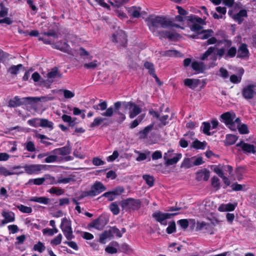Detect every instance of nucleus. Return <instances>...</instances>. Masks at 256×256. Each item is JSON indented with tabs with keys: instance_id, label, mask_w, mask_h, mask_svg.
<instances>
[{
	"instance_id": "9",
	"label": "nucleus",
	"mask_w": 256,
	"mask_h": 256,
	"mask_svg": "<svg viewBox=\"0 0 256 256\" xmlns=\"http://www.w3.org/2000/svg\"><path fill=\"white\" fill-rule=\"evenodd\" d=\"M26 104H30V97L20 98L18 96H16L8 102V106L10 108H16Z\"/></svg>"
},
{
	"instance_id": "40",
	"label": "nucleus",
	"mask_w": 256,
	"mask_h": 256,
	"mask_svg": "<svg viewBox=\"0 0 256 256\" xmlns=\"http://www.w3.org/2000/svg\"><path fill=\"white\" fill-rule=\"evenodd\" d=\"M181 54L174 50H170L164 52L163 55L167 56H179Z\"/></svg>"
},
{
	"instance_id": "5",
	"label": "nucleus",
	"mask_w": 256,
	"mask_h": 256,
	"mask_svg": "<svg viewBox=\"0 0 256 256\" xmlns=\"http://www.w3.org/2000/svg\"><path fill=\"white\" fill-rule=\"evenodd\" d=\"M126 35L125 32L120 30L113 34L111 40L112 42L116 43L118 47H124L127 43Z\"/></svg>"
},
{
	"instance_id": "64",
	"label": "nucleus",
	"mask_w": 256,
	"mask_h": 256,
	"mask_svg": "<svg viewBox=\"0 0 256 256\" xmlns=\"http://www.w3.org/2000/svg\"><path fill=\"white\" fill-rule=\"evenodd\" d=\"M178 224L183 229H186L188 226V220L187 219H182L178 221Z\"/></svg>"
},
{
	"instance_id": "58",
	"label": "nucleus",
	"mask_w": 256,
	"mask_h": 256,
	"mask_svg": "<svg viewBox=\"0 0 256 256\" xmlns=\"http://www.w3.org/2000/svg\"><path fill=\"white\" fill-rule=\"evenodd\" d=\"M26 148L27 150L30 152H33L36 150L35 146L34 143L32 141L26 142L25 144Z\"/></svg>"
},
{
	"instance_id": "28",
	"label": "nucleus",
	"mask_w": 256,
	"mask_h": 256,
	"mask_svg": "<svg viewBox=\"0 0 256 256\" xmlns=\"http://www.w3.org/2000/svg\"><path fill=\"white\" fill-rule=\"evenodd\" d=\"M2 215L8 222H13L15 220L14 214L12 212L4 210L2 212Z\"/></svg>"
},
{
	"instance_id": "57",
	"label": "nucleus",
	"mask_w": 256,
	"mask_h": 256,
	"mask_svg": "<svg viewBox=\"0 0 256 256\" xmlns=\"http://www.w3.org/2000/svg\"><path fill=\"white\" fill-rule=\"evenodd\" d=\"M212 185L216 190H218L220 188V180L216 176H214L212 178Z\"/></svg>"
},
{
	"instance_id": "10",
	"label": "nucleus",
	"mask_w": 256,
	"mask_h": 256,
	"mask_svg": "<svg viewBox=\"0 0 256 256\" xmlns=\"http://www.w3.org/2000/svg\"><path fill=\"white\" fill-rule=\"evenodd\" d=\"M256 86L254 84H248L244 87L242 91V96L246 100H250L254 98L256 94Z\"/></svg>"
},
{
	"instance_id": "15",
	"label": "nucleus",
	"mask_w": 256,
	"mask_h": 256,
	"mask_svg": "<svg viewBox=\"0 0 256 256\" xmlns=\"http://www.w3.org/2000/svg\"><path fill=\"white\" fill-rule=\"evenodd\" d=\"M52 48L68 54H70L71 52L70 46L66 42L58 41L54 42L52 44Z\"/></svg>"
},
{
	"instance_id": "25",
	"label": "nucleus",
	"mask_w": 256,
	"mask_h": 256,
	"mask_svg": "<svg viewBox=\"0 0 256 256\" xmlns=\"http://www.w3.org/2000/svg\"><path fill=\"white\" fill-rule=\"evenodd\" d=\"M144 66L146 69L148 70V73L150 76H152L154 78H157V76L155 73L154 65L152 63L148 62H146L144 63Z\"/></svg>"
},
{
	"instance_id": "14",
	"label": "nucleus",
	"mask_w": 256,
	"mask_h": 256,
	"mask_svg": "<svg viewBox=\"0 0 256 256\" xmlns=\"http://www.w3.org/2000/svg\"><path fill=\"white\" fill-rule=\"evenodd\" d=\"M45 167L46 166L43 164H26L24 166V168L26 172L32 174L38 173Z\"/></svg>"
},
{
	"instance_id": "21",
	"label": "nucleus",
	"mask_w": 256,
	"mask_h": 256,
	"mask_svg": "<svg viewBox=\"0 0 256 256\" xmlns=\"http://www.w3.org/2000/svg\"><path fill=\"white\" fill-rule=\"evenodd\" d=\"M184 84L192 89H194L200 84V80L198 79L186 78L184 80Z\"/></svg>"
},
{
	"instance_id": "41",
	"label": "nucleus",
	"mask_w": 256,
	"mask_h": 256,
	"mask_svg": "<svg viewBox=\"0 0 256 256\" xmlns=\"http://www.w3.org/2000/svg\"><path fill=\"white\" fill-rule=\"evenodd\" d=\"M108 238H111L110 232L108 230H105L100 235L99 242L102 244H106V240Z\"/></svg>"
},
{
	"instance_id": "33",
	"label": "nucleus",
	"mask_w": 256,
	"mask_h": 256,
	"mask_svg": "<svg viewBox=\"0 0 256 256\" xmlns=\"http://www.w3.org/2000/svg\"><path fill=\"white\" fill-rule=\"evenodd\" d=\"M158 34L162 38H168L172 40L176 38V34L168 31H161L158 32Z\"/></svg>"
},
{
	"instance_id": "56",
	"label": "nucleus",
	"mask_w": 256,
	"mask_h": 256,
	"mask_svg": "<svg viewBox=\"0 0 256 256\" xmlns=\"http://www.w3.org/2000/svg\"><path fill=\"white\" fill-rule=\"evenodd\" d=\"M14 174H16V173L10 172L5 167L0 166V174L6 176H8L13 175Z\"/></svg>"
},
{
	"instance_id": "30",
	"label": "nucleus",
	"mask_w": 256,
	"mask_h": 256,
	"mask_svg": "<svg viewBox=\"0 0 256 256\" xmlns=\"http://www.w3.org/2000/svg\"><path fill=\"white\" fill-rule=\"evenodd\" d=\"M213 33L214 32L211 29L204 30L201 32L199 33V38L202 40L208 39L212 36Z\"/></svg>"
},
{
	"instance_id": "39",
	"label": "nucleus",
	"mask_w": 256,
	"mask_h": 256,
	"mask_svg": "<svg viewBox=\"0 0 256 256\" xmlns=\"http://www.w3.org/2000/svg\"><path fill=\"white\" fill-rule=\"evenodd\" d=\"M210 228V224L209 223H206L204 222H198L196 224V230H200L204 228L208 230Z\"/></svg>"
},
{
	"instance_id": "19",
	"label": "nucleus",
	"mask_w": 256,
	"mask_h": 256,
	"mask_svg": "<svg viewBox=\"0 0 256 256\" xmlns=\"http://www.w3.org/2000/svg\"><path fill=\"white\" fill-rule=\"evenodd\" d=\"M249 52L247 48V45L242 44L238 49L237 58H245L248 57Z\"/></svg>"
},
{
	"instance_id": "44",
	"label": "nucleus",
	"mask_w": 256,
	"mask_h": 256,
	"mask_svg": "<svg viewBox=\"0 0 256 256\" xmlns=\"http://www.w3.org/2000/svg\"><path fill=\"white\" fill-rule=\"evenodd\" d=\"M33 249L35 251L42 252L45 250L46 246L42 242L39 241L36 244L34 245Z\"/></svg>"
},
{
	"instance_id": "43",
	"label": "nucleus",
	"mask_w": 256,
	"mask_h": 256,
	"mask_svg": "<svg viewBox=\"0 0 256 256\" xmlns=\"http://www.w3.org/2000/svg\"><path fill=\"white\" fill-rule=\"evenodd\" d=\"M50 179L52 180V184H56V183H63V184H67L70 182L72 180H73L72 178H58L57 182H55L54 178V177H50Z\"/></svg>"
},
{
	"instance_id": "45",
	"label": "nucleus",
	"mask_w": 256,
	"mask_h": 256,
	"mask_svg": "<svg viewBox=\"0 0 256 256\" xmlns=\"http://www.w3.org/2000/svg\"><path fill=\"white\" fill-rule=\"evenodd\" d=\"M110 208L114 214L117 215L119 214L120 208L116 202L112 203L110 206Z\"/></svg>"
},
{
	"instance_id": "48",
	"label": "nucleus",
	"mask_w": 256,
	"mask_h": 256,
	"mask_svg": "<svg viewBox=\"0 0 256 256\" xmlns=\"http://www.w3.org/2000/svg\"><path fill=\"white\" fill-rule=\"evenodd\" d=\"M28 123L29 125L35 128L40 126V118H34L31 120H29L28 121Z\"/></svg>"
},
{
	"instance_id": "38",
	"label": "nucleus",
	"mask_w": 256,
	"mask_h": 256,
	"mask_svg": "<svg viewBox=\"0 0 256 256\" xmlns=\"http://www.w3.org/2000/svg\"><path fill=\"white\" fill-rule=\"evenodd\" d=\"M182 154H180L172 158L167 159L165 162L166 165L170 166L176 164L178 160L180 158Z\"/></svg>"
},
{
	"instance_id": "1",
	"label": "nucleus",
	"mask_w": 256,
	"mask_h": 256,
	"mask_svg": "<svg viewBox=\"0 0 256 256\" xmlns=\"http://www.w3.org/2000/svg\"><path fill=\"white\" fill-rule=\"evenodd\" d=\"M150 30L154 32L158 28H167L172 24V19L164 16L150 15L146 20Z\"/></svg>"
},
{
	"instance_id": "29",
	"label": "nucleus",
	"mask_w": 256,
	"mask_h": 256,
	"mask_svg": "<svg viewBox=\"0 0 256 256\" xmlns=\"http://www.w3.org/2000/svg\"><path fill=\"white\" fill-rule=\"evenodd\" d=\"M40 126L48 128L50 130H52L54 128V124L48 119L40 118Z\"/></svg>"
},
{
	"instance_id": "4",
	"label": "nucleus",
	"mask_w": 256,
	"mask_h": 256,
	"mask_svg": "<svg viewBox=\"0 0 256 256\" xmlns=\"http://www.w3.org/2000/svg\"><path fill=\"white\" fill-rule=\"evenodd\" d=\"M140 200L132 198H128L120 202L122 208L126 210H138L140 206Z\"/></svg>"
},
{
	"instance_id": "12",
	"label": "nucleus",
	"mask_w": 256,
	"mask_h": 256,
	"mask_svg": "<svg viewBox=\"0 0 256 256\" xmlns=\"http://www.w3.org/2000/svg\"><path fill=\"white\" fill-rule=\"evenodd\" d=\"M106 189V186L101 182L96 181L92 186L89 194L94 196L104 192Z\"/></svg>"
},
{
	"instance_id": "2",
	"label": "nucleus",
	"mask_w": 256,
	"mask_h": 256,
	"mask_svg": "<svg viewBox=\"0 0 256 256\" xmlns=\"http://www.w3.org/2000/svg\"><path fill=\"white\" fill-rule=\"evenodd\" d=\"M182 210H183L182 208L177 206H170L168 208V211H176L177 212L174 213H164L160 211H157L153 213L152 216L156 222H159L161 224L166 226L167 224L166 220L172 218L174 216L180 214V212H178V211Z\"/></svg>"
},
{
	"instance_id": "11",
	"label": "nucleus",
	"mask_w": 256,
	"mask_h": 256,
	"mask_svg": "<svg viewBox=\"0 0 256 256\" xmlns=\"http://www.w3.org/2000/svg\"><path fill=\"white\" fill-rule=\"evenodd\" d=\"M220 118L222 119V121L227 126H228V128H233V120L236 118V114L233 112H226L222 114L220 116Z\"/></svg>"
},
{
	"instance_id": "61",
	"label": "nucleus",
	"mask_w": 256,
	"mask_h": 256,
	"mask_svg": "<svg viewBox=\"0 0 256 256\" xmlns=\"http://www.w3.org/2000/svg\"><path fill=\"white\" fill-rule=\"evenodd\" d=\"M44 35L48 36H53L54 38H58V34L54 30H50L48 32H44L42 33Z\"/></svg>"
},
{
	"instance_id": "18",
	"label": "nucleus",
	"mask_w": 256,
	"mask_h": 256,
	"mask_svg": "<svg viewBox=\"0 0 256 256\" xmlns=\"http://www.w3.org/2000/svg\"><path fill=\"white\" fill-rule=\"evenodd\" d=\"M232 16L235 21L237 22L238 23L240 24L244 20L243 18H246L248 16L247 10L244 9L238 12Z\"/></svg>"
},
{
	"instance_id": "47",
	"label": "nucleus",
	"mask_w": 256,
	"mask_h": 256,
	"mask_svg": "<svg viewBox=\"0 0 256 256\" xmlns=\"http://www.w3.org/2000/svg\"><path fill=\"white\" fill-rule=\"evenodd\" d=\"M143 179L146 182V183L150 186H154V177L150 175L145 174L142 176Z\"/></svg>"
},
{
	"instance_id": "53",
	"label": "nucleus",
	"mask_w": 256,
	"mask_h": 256,
	"mask_svg": "<svg viewBox=\"0 0 256 256\" xmlns=\"http://www.w3.org/2000/svg\"><path fill=\"white\" fill-rule=\"evenodd\" d=\"M144 118V116L140 115L138 117V118L134 120L130 124V128H134L136 127L138 124L142 121Z\"/></svg>"
},
{
	"instance_id": "36",
	"label": "nucleus",
	"mask_w": 256,
	"mask_h": 256,
	"mask_svg": "<svg viewBox=\"0 0 256 256\" xmlns=\"http://www.w3.org/2000/svg\"><path fill=\"white\" fill-rule=\"evenodd\" d=\"M108 231L110 232V234L111 237H112L114 234L118 238H121L122 236V233L120 232L119 229H118L116 226L110 227Z\"/></svg>"
},
{
	"instance_id": "34",
	"label": "nucleus",
	"mask_w": 256,
	"mask_h": 256,
	"mask_svg": "<svg viewBox=\"0 0 256 256\" xmlns=\"http://www.w3.org/2000/svg\"><path fill=\"white\" fill-rule=\"evenodd\" d=\"M22 67V64H19L17 66L13 65L8 69V72L12 75H16L18 73L20 69Z\"/></svg>"
},
{
	"instance_id": "24",
	"label": "nucleus",
	"mask_w": 256,
	"mask_h": 256,
	"mask_svg": "<svg viewBox=\"0 0 256 256\" xmlns=\"http://www.w3.org/2000/svg\"><path fill=\"white\" fill-rule=\"evenodd\" d=\"M206 18H202L200 17L196 16H195L191 15L190 16H188L186 18V19L192 23H196L198 24H205L204 20H206Z\"/></svg>"
},
{
	"instance_id": "13",
	"label": "nucleus",
	"mask_w": 256,
	"mask_h": 256,
	"mask_svg": "<svg viewBox=\"0 0 256 256\" xmlns=\"http://www.w3.org/2000/svg\"><path fill=\"white\" fill-rule=\"evenodd\" d=\"M107 223L106 218L102 216H100L98 218L94 220L91 223L89 224L88 226L96 229L101 230Z\"/></svg>"
},
{
	"instance_id": "35",
	"label": "nucleus",
	"mask_w": 256,
	"mask_h": 256,
	"mask_svg": "<svg viewBox=\"0 0 256 256\" xmlns=\"http://www.w3.org/2000/svg\"><path fill=\"white\" fill-rule=\"evenodd\" d=\"M206 145V142H201L200 140L196 139L192 142V147L196 149H202L205 148Z\"/></svg>"
},
{
	"instance_id": "17",
	"label": "nucleus",
	"mask_w": 256,
	"mask_h": 256,
	"mask_svg": "<svg viewBox=\"0 0 256 256\" xmlns=\"http://www.w3.org/2000/svg\"><path fill=\"white\" fill-rule=\"evenodd\" d=\"M128 14L133 18H138L140 17L142 13H140L141 8L136 6H131L126 8Z\"/></svg>"
},
{
	"instance_id": "51",
	"label": "nucleus",
	"mask_w": 256,
	"mask_h": 256,
	"mask_svg": "<svg viewBox=\"0 0 256 256\" xmlns=\"http://www.w3.org/2000/svg\"><path fill=\"white\" fill-rule=\"evenodd\" d=\"M106 118H94V122L90 124V127L91 128H94L96 126H99L102 122H104V120H106Z\"/></svg>"
},
{
	"instance_id": "52",
	"label": "nucleus",
	"mask_w": 256,
	"mask_h": 256,
	"mask_svg": "<svg viewBox=\"0 0 256 256\" xmlns=\"http://www.w3.org/2000/svg\"><path fill=\"white\" fill-rule=\"evenodd\" d=\"M176 226L174 221H172L169 222V226L166 228V232L168 234H171L176 231Z\"/></svg>"
},
{
	"instance_id": "27",
	"label": "nucleus",
	"mask_w": 256,
	"mask_h": 256,
	"mask_svg": "<svg viewBox=\"0 0 256 256\" xmlns=\"http://www.w3.org/2000/svg\"><path fill=\"white\" fill-rule=\"evenodd\" d=\"M154 127V124H150L144 128L139 132L140 138H145L147 137L148 134L152 130Z\"/></svg>"
},
{
	"instance_id": "62",
	"label": "nucleus",
	"mask_w": 256,
	"mask_h": 256,
	"mask_svg": "<svg viewBox=\"0 0 256 256\" xmlns=\"http://www.w3.org/2000/svg\"><path fill=\"white\" fill-rule=\"evenodd\" d=\"M49 192L51 194H54L58 196H60L64 193V190L62 189H60L56 187H52L49 190Z\"/></svg>"
},
{
	"instance_id": "16",
	"label": "nucleus",
	"mask_w": 256,
	"mask_h": 256,
	"mask_svg": "<svg viewBox=\"0 0 256 256\" xmlns=\"http://www.w3.org/2000/svg\"><path fill=\"white\" fill-rule=\"evenodd\" d=\"M70 142H68L66 146L60 148H58L52 151L54 154H60L62 156H67L71 153L72 148L69 145Z\"/></svg>"
},
{
	"instance_id": "46",
	"label": "nucleus",
	"mask_w": 256,
	"mask_h": 256,
	"mask_svg": "<svg viewBox=\"0 0 256 256\" xmlns=\"http://www.w3.org/2000/svg\"><path fill=\"white\" fill-rule=\"evenodd\" d=\"M32 78L34 82H40V85L44 86V82H42V80L40 76V74L38 72H34L32 76Z\"/></svg>"
},
{
	"instance_id": "63",
	"label": "nucleus",
	"mask_w": 256,
	"mask_h": 256,
	"mask_svg": "<svg viewBox=\"0 0 256 256\" xmlns=\"http://www.w3.org/2000/svg\"><path fill=\"white\" fill-rule=\"evenodd\" d=\"M237 128H238L240 133L241 134H246L249 132L248 126L246 124L240 125Z\"/></svg>"
},
{
	"instance_id": "20",
	"label": "nucleus",
	"mask_w": 256,
	"mask_h": 256,
	"mask_svg": "<svg viewBox=\"0 0 256 256\" xmlns=\"http://www.w3.org/2000/svg\"><path fill=\"white\" fill-rule=\"evenodd\" d=\"M209 178L210 171L206 168H204L196 173V178L198 181L201 180L202 179L205 181H207Z\"/></svg>"
},
{
	"instance_id": "31",
	"label": "nucleus",
	"mask_w": 256,
	"mask_h": 256,
	"mask_svg": "<svg viewBox=\"0 0 256 256\" xmlns=\"http://www.w3.org/2000/svg\"><path fill=\"white\" fill-rule=\"evenodd\" d=\"M242 150L246 153L254 154L256 152L255 146L253 144L248 143L243 144Z\"/></svg>"
},
{
	"instance_id": "7",
	"label": "nucleus",
	"mask_w": 256,
	"mask_h": 256,
	"mask_svg": "<svg viewBox=\"0 0 256 256\" xmlns=\"http://www.w3.org/2000/svg\"><path fill=\"white\" fill-rule=\"evenodd\" d=\"M60 228L64 236L68 240L74 238V236L72 234L71 222L66 218H62L60 224Z\"/></svg>"
},
{
	"instance_id": "60",
	"label": "nucleus",
	"mask_w": 256,
	"mask_h": 256,
	"mask_svg": "<svg viewBox=\"0 0 256 256\" xmlns=\"http://www.w3.org/2000/svg\"><path fill=\"white\" fill-rule=\"evenodd\" d=\"M102 196L107 198L109 201H112L115 199L116 196L113 191H111L104 193Z\"/></svg>"
},
{
	"instance_id": "32",
	"label": "nucleus",
	"mask_w": 256,
	"mask_h": 256,
	"mask_svg": "<svg viewBox=\"0 0 256 256\" xmlns=\"http://www.w3.org/2000/svg\"><path fill=\"white\" fill-rule=\"evenodd\" d=\"M30 200L32 202H38L40 204H48V202H50V199L48 198L44 197V196H40V197L34 196V197L31 198Z\"/></svg>"
},
{
	"instance_id": "26",
	"label": "nucleus",
	"mask_w": 256,
	"mask_h": 256,
	"mask_svg": "<svg viewBox=\"0 0 256 256\" xmlns=\"http://www.w3.org/2000/svg\"><path fill=\"white\" fill-rule=\"evenodd\" d=\"M236 204H222L218 208L220 212L232 211L234 210Z\"/></svg>"
},
{
	"instance_id": "23",
	"label": "nucleus",
	"mask_w": 256,
	"mask_h": 256,
	"mask_svg": "<svg viewBox=\"0 0 256 256\" xmlns=\"http://www.w3.org/2000/svg\"><path fill=\"white\" fill-rule=\"evenodd\" d=\"M30 102L36 103L38 102H46L48 101L52 100L54 99V97L51 96H44L41 97H30Z\"/></svg>"
},
{
	"instance_id": "8",
	"label": "nucleus",
	"mask_w": 256,
	"mask_h": 256,
	"mask_svg": "<svg viewBox=\"0 0 256 256\" xmlns=\"http://www.w3.org/2000/svg\"><path fill=\"white\" fill-rule=\"evenodd\" d=\"M123 107L126 110H129V116L130 118H134L142 112V108L132 102H123Z\"/></svg>"
},
{
	"instance_id": "6",
	"label": "nucleus",
	"mask_w": 256,
	"mask_h": 256,
	"mask_svg": "<svg viewBox=\"0 0 256 256\" xmlns=\"http://www.w3.org/2000/svg\"><path fill=\"white\" fill-rule=\"evenodd\" d=\"M46 80H42V82H44V86L49 88L56 78H62V74L58 72L57 67H54L46 74Z\"/></svg>"
},
{
	"instance_id": "42",
	"label": "nucleus",
	"mask_w": 256,
	"mask_h": 256,
	"mask_svg": "<svg viewBox=\"0 0 256 256\" xmlns=\"http://www.w3.org/2000/svg\"><path fill=\"white\" fill-rule=\"evenodd\" d=\"M210 128V123L208 122H204L202 124V130L203 132L208 135L210 136L212 134L209 132Z\"/></svg>"
},
{
	"instance_id": "49",
	"label": "nucleus",
	"mask_w": 256,
	"mask_h": 256,
	"mask_svg": "<svg viewBox=\"0 0 256 256\" xmlns=\"http://www.w3.org/2000/svg\"><path fill=\"white\" fill-rule=\"evenodd\" d=\"M236 53V49L235 47H231L225 54V58H234Z\"/></svg>"
},
{
	"instance_id": "54",
	"label": "nucleus",
	"mask_w": 256,
	"mask_h": 256,
	"mask_svg": "<svg viewBox=\"0 0 256 256\" xmlns=\"http://www.w3.org/2000/svg\"><path fill=\"white\" fill-rule=\"evenodd\" d=\"M17 208L22 212L24 213L30 214L32 212V208L30 207L25 206L22 204H20L17 206Z\"/></svg>"
},
{
	"instance_id": "22",
	"label": "nucleus",
	"mask_w": 256,
	"mask_h": 256,
	"mask_svg": "<svg viewBox=\"0 0 256 256\" xmlns=\"http://www.w3.org/2000/svg\"><path fill=\"white\" fill-rule=\"evenodd\" d=\"M192 68L198 72H203L205 70V65L203 62L194 61L192 64Z\"/></svg>"
},
{
	"instance_id": "59",
	"label": "nucleus",
	"mask_w": 256,
	"mask_h": 256,
	"mask_svg": "<svg viewBox=\"0 0 256 256\" xmlns=\"http://www.w3.org/2000/svg\"><path fill=\"white\" fill-rule=\"evenodd\" d=\"M45 181V178H37L35 179H30L28 181V183L30 184L31 182H33L34 184L36 185H40L42 184Z\"/></svg>"
},
{
	"instance_id": "55",
	"label": "nucleus",
	"mask_w": 256,
	"mask_h": 256,
	"mask_svg": "<svg viewBox=\"0 0 256 256\" xmlns=\"http://www.w3.org/2000/svg\"><path fill=\"white\" fill-rule=\"evenodd\" d=\"M0 18H4L8 14V8L4 6L2 2L0 3Z\"/></svg>"
},
{
	"instance_id": "37",
	"label": "nucleus",
	"mask_w": 256,
	"mask_h": 256,
	"mask_svg": "<svg viewBox=\"0 0 256 256\" xmlns=\"http://www.w3.org/2000/svg\"><path fill=\"white\" fill-rule=\"evenodd\" d=\"M238 137L234 134H228L226 136V144L228 145H232L237 140Z\"/></svg>"
},
{
	"instance_id": "50",
	"label": "nucleus",
	"mask_w": 256,
	"mask_h": 256,
	"mask_svg": "<svg viewBox=\"0 0 256 256\" xmlns=\"http://www.w3.org/2000/svg\"><path fill=\"white\" fill-rule=\"evenodd\" d=\"M214 46L210 47L206 52L202 54L200 59L202 60H205L210 55L214 50Z\"/></svg>"
},
{
	"instance_id": "3",
	"label": "nucleus",
	"mask_w": 256,
	"mask_h": 256,
	"mask_svg": "<svg viewBox=\"0 0 256 256\" xmlns=\"http://www.w3.org/2000/svg\"><path fill=\"white\" fill-rule=\"evenodd\" d=\"M114 108L110 106L106 110L101 114V115L106 117H112L114 114L120 116V118L122 121L124 120L126 116L124 114L120 112L119 109L122 106H123V102H117L114 103Z\"/></svg>"
}]
</instances>
